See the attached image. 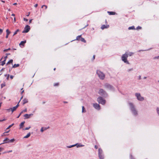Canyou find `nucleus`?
I'll return each instance as SVG.
<instances>
[{
	"mask_svg": "<svg viewBox=\"0 0 159 159\" xmlns=\"http://www.w3.org/2000/svg\"><path fill=\"white\" fill-rule=\"evenodd\" d=\"M128 104L132 114L135 116H137L138 111L136 109L135 106L132 102H129Z\"/></svg>",
	"mask_w": 159,
	"mask_h": 159,
	"instance_id": "1",
	"label": "nucleus"
},
{
	"mask_svg": "<svg viewBox=\"0 0 159 159\" xmlns=\"http://www.w3.org/2000/svg\"><path fill=\"white\" fill-rule=\"evenodd\" d=\"M128 57L127 55V54L125 53L123 54L122 55L121 57V59L122 61H123L125 63L129 65L130 63L127 60V58Z\"/></svg>",
	"mask_w": 159,
	"mask_h": 159,
	"instance_id": "2",
	"label": "nucleus"
},
{
	"mask_svg": "<svg viewBox=\"0 0 159 159\" xmlns=\"http://www.w3.org/2000/svg\"><path fill=\"white\" fill-rule=\"evenodd\" d=\"M97 74L100 79L103 80L105 79V75L102 72L99 70H97Z\"/></svg>",
	"mask_w": 159,
	"mask_h": 159,
	"instance_id": "3",
	"label": "nucleus"
},
{
	"mask_svg": "<svg viewBox=\"0 0 159 159\" xmlns=\"http://www.w3.org/2000/svg\"><path fill=\"white\" fill-rule=\"evenodd\" d=\"M135 95L138 100L140 101H143L144 100V98L141 96L140 93H136Z\"/></svg>",
	"mask_w": 159,
	"mask_h": 159,
	"instance_id": "4",
	"label": "nucleus"
},
{
	"mask_svg": "<svg viewBox=\"0 0 159 159\" xmlns=\"http://www.w3.org/2000/svg\"><path fill=\"white\" fill-rule=\"evenodd\" d=\"M104 86L105 88L109 90L112 91L114 90L113 87L109 84L106 83L104 84Z\"/></svg>",
	"mask_w": 159,
	"mask_h": 159,
	"instance_id": "5",
	"label": "nucleus"
},
{
	"mask_svg": "<svg viewBox=\"0 0 159 159\" xmlns=\"http://www.w3.org/2000/svg\"><path fill=\"white\" fill-rule=\"evenodd\" d=\"M98 156L100 159H103L104 158V155L103 153V151L101 148L98 149Z\"/></svg>",
	"mask_w": 159,
	"mask_h": 159,
	"instance_id": "6",
	"label": "nucleus"
},
{
	"mask_svg": "<svg viewBox=\"0 0 159 159\" xmlns=\"http://www.w3.org/2000/svg\"><path fill=\"white\" fill-rule=\"evenodd\" d=\"M98 101L99 103L104 105L106 101L101 97H98Z\"/></svg>",
	"mask_w": 159,
	"mask_h": 159,
	"instance_id": "7",
	"label": "nucleus"
},
{
	"mask_svg": "<svg viewBox=\"0 0 159 159\" xmlns=\"http://www.w3.org/2000/svg\"><path fill=\"white\" fill-rule=\"evenodd\" d=\"M98 93L100 94L105 97L107 95L106 92L102 89H99Z\"/></svg>",
	"mask_w": 159,
	"mask_h": 159,
	"instance_id": "8",
	"label": "nucleus"
},
{
	"mask_svg": "<svg viewBox=\"0 0 159 159\" xmlns=\"http://www.w3.org/2000/svg\"><path fill=\"white\" fill-rule=\"evenodd\" d=\"M22 97H21V98L20 100L19 101V102L17 104V105L16 106H15V107H13L12 108H11V111L12 113H13L14 111H16V109L19 106V103L20 102L22 98Z\"/></svg>",
	"mask_w": 159,
	"mask_h": 159,
	"instance_id": "9",
	"label": "nucleus"
},
{
	"mask_svg": "<svg viewBox=\"0 0 159 159\" xmlns=\"http://www.w3.org/2000/svg\"><path fill=\"white\" fill-rule=\"evenodd\" d=\"M30 30V26L27 25L24 28V30L22 31L23 33H26L28 32Z\"/></svg>",
	"mask_w": 159,
	"mask_h": 159,
	"instance_id": "10",
	"label": "nucleus"
},
{
	"mask_svg": "<svg viewBox=\"0 0 159 159\" xmlns=\"http://www.w3.org/2000/svg\"><path fill=\"white\" fill-rule=\"evenodd\" d=\"M93 107L96 109L99 110L100 109V105L97 103L93 104Z\"/></svg>",
	"mask_w": 159,
	"mask_h": 159,
	"instance_id": "11",
	"label": "nucleus"
},
{
	"mask_svg": "<svg viewBox=\"0 0 159 159\" xmlns=\"http://www.w3.org/2000/svg\"><path fill=\"white\" fill-rule=\"evenodd\" d=\"M127 54L128 56H132L134 54V53L132 52L126 51L125 52Z\"/></svg>",
	"mask_w": 159,
	"mask_h": 159,
	"instance_id": "12",
	"label": "nucleus"
},
{
	"mask_svg": "<svg viewBox=\"0 0 159 159\" xmlns=\"http://www.w3.org/2000/svg\"><path fill=\"white\" fill-rule=\"evenodd\" d=\"M32 115H33V114H25V115H24V117L25 118L28 119V118H29L30 117V116Z\"/></svg>",
	"mask_w": 159,
	"mask_h": 159,
	"instance_id": "13",
	"label": "nucleus"
},
{
	"mask_svg": "<svg viewBox=\"0 0 159 159\" xmlns=\"http://www.w3.org/2000/svg\"><path fill=\"white\" fill-rule=\"evenodd\" d=\"M109 25H102L101 27V29L102 30H103L104 29L107 28L109 27Z\"/></svg>",
	"mask_w": 159,
	"mask_h": 159,
	"instance_id": "14",
	"label": "nucleus"
},
{
	"mask_svg": "<svg viewBox=\"0 0 159 159\" xmlns=\"http://www.w3.org/2000/svg\"><path fill=\"white\" fill-rule=\"evenodd\" d=\"M9 139L7 138H6L3 140L4 143H9Z\"/></svg>",
	"mask_w": 159,
	"mask_h": 159,
	"instance_id": "15",
	"label": "nucleus"
},
{
	"mask_svg": "<svg viewBox=\"0 0 159 159\" xmlns=\"http://www.w3.org/2000/svg\"><path fill=\"white\" fill-rule=\"evenodd\" d=\"M23 104L24 105L25 104L27 103L28 102V100L26 98H25L23 100Z\"/></svg>",
	"mask_w": 159,
	"mask_h": 159,
	"instance_id": "16",
	"label": "nucleus"
},
{
	"mask_svg": "<svg viewBox=\"0 0 159 159\" xmlns=\"http://www.w3.org/2000/svg\"><path fill=\"white\" fill-rule=\"evenodd\" d=\"M107 13L109 15H114L116 14V13L112 11H107Z\"/></svg>",
	"mask_w": 159,
	"mask_h": 159,
	"instance_id": "17",
	"label": "nucleus"
},
{
	"mask_svg": "<svg viewBox=\"0 0 159 159\" xmlns=\"http://www.w3.org/2000/svg\"><path fill=\"white\" fill-rule=\"evenodd\" d=\"M26 43V41L25 40L24 41H22L20 42V43L19 44L20 45H24V44L25 43Z\"/></svg>",
	"mask_w": 159,
	"mask_h": 159,
	"instance_id": "18",
	"label": "nucleus"
},
{
	"mask_svg": "<svg viewBox=\"0 0 159 159\" xmlns=\"http://www.w3.org/2000/svg\"><path fill=\"white\" fill-rule=\"evenodd\" d=\"M25 123V122L24 121V122H21L20 124V129L22 128L23 127Z\"/></svg>",
	"mask_w": 159,
	"mask_h": 159,
	"instance_id": "19",
	"label": "nucleus"
},
{
	"mask_svg": "<svg viewBox=\"0 0 159 159\" xmlns=\"http://www.w3.org/2000/svg\"><path fill=\"white\" fill-rule=\"evenodd\" d=\"M13 62V60L12 59H11L7 63L6 65H8V64H10V63H11L12 65V63Z\"/></svg>",
	"mask_w": 159,
	"mask_h": 159,
	"instance_id": "20",
	"label": "nucleus"
},
{
	"mask_svg": "<svg viewBox=\"0 0 159 159\" xmlns=\"http://www.w3.org/2000/svg\"><path fill=\"white\" fill-rule=\"evenodd\" d=\"M19 66H20V65L19 64H14L12 66V68H15L19 67Z\"/></svg>",
	"mask_w": 159,
	"mask_h": 159,
	"instance_id": "21",
	"label": "nucleus"
},
{
	"mask_svg": "<svg viewBox=\"0 0 159 159\" xmlns=\"http://www.w3.org/2000/svg\"><path fill=\"white\" fill-rule=\"evenodd\" d=\"M81 35H79L76 37V39L75 40H80L81 38Z\"/></svg>",
	"mask_w": 159,
	"mask_h": 159,
	"instance_id": "22",
	"label": "nucleus"
},
{
	"mask_svg": "<svg viewBox=\"0 0 159 159\" xmlns=\"http://www.w3.org/2000/svg\"><path fill=\"white\" fill-rule=\"evenodd\" d=\"M75 144H77L76 145V146L77 148L81 147H83L84 146V145H83L81 144L76 143Z\"/></svg>",
	"mask_w": 159,
	"mask_h": 159,
	"instance_id": "23",
	"label": "nucleus"
},
{
	"mask_svg": "<svg viewBox=\"0 0 159 159\" xmlns=\"http://www.w3.org/2000/svg\"><path fill=\"white\" fill-rule=\"evenodd\" d=\"M80 40L82 42H84V43H86V41L83 38L81 37Z\"/></svg>",
	"mask_w": 159,
	"mask_h": 159,
	"instance_id": "24",
	"label": "nucleus"
},
{
	"mask_svg": "<svg viewBox=\"0 0 159 159\" xmlns=\"http://www.w3.org/2000/svg\"><path fill=\"white\" fill-rule=\"evenodd\" d=\"M135 27L134 26H130V27H129V28H128V30H135Z\"/></svg>",
	"mask_w": 159,
	"mask_h": 159,
	"instance_id": "25",
	"label": "nucleus"
},
{
	"mask_svg": "<svg viewBox=\"0 0 159 159\" xmlns=\"http://www.w3.org/2000/svg\"><path fill=\"white\" fill-rule=\"evenodd\" d=\"M30 133H29L27 134V135L26 136H25L24 137V138H27L28 137H29L30 136Z\"/></svg>",
	"mask_w": 159,
	"mask_h": 159,
	"instance_id": "26",
	"label": "nucleus"
},
{
	"mask_svg": "<svg viewBox=\"0 0 159 159\" xmlns=\"http://www.w3.org/2000/svg\"><path fill=\"white\" fill-rule=\"evenodd\" d=\"M76 145L77 144H74V145H70V146H67V148H71L73 147L76 146Z\"/></svg>",
	"mask_w": 159,
	"mask_h": 159,
	"instance_id": "27",
	"label": "nucleus"
},
{
	"mask_svg": "<svg viewBox=\"0 0 159 159\" xmlns=\"http://www.w3.org/2000/svg\"><path fill=\"white\" fill-rule=\"evenodd\" d=\"M86 112V110L85 109V108L84 106L82 107V112Z\"/></svg>",
	"mask_w": 159,
	"mask_h": 159,
	"instance_id": "28",
	"label": "nucleus"
},
{
	"mask_svg": "<svg viewBox=\"0 0 159 159\" xmlns=\"http://www.w3.org/2000/svg\"><path fill=\"white\" fill-rule=\"evenodd\" d=\"M5 61H6L5 60H4L3 61H1V65L2 66H3L5 64Z\"/></svg>",
	"mask_w": 159,
	"mask_h": 159,
	"instance_id": "29",
	"label": "nucleus"
},
{
	"mask_svg": "<svg viewBox=\"0 0 159 159\" xmlns=\"http://www.w3.org/2000/svg\"><path fill=\"white\" fill-rule=\"evenodd\" d=\"M6 32L7 33V35H9L11 33V32L9 31L8 29H7L6 30Z\"/></svg>",
	"mask_w": 159,
	"mask_h": 159,
	"instance_id": "30",
	"label": "nucleus"
},
{
	"mask_svg": "<svg viewBox=\"0 0 159 159\" xmlns=\"http://www.w3.org/2000/svg\"><path fill=\"white\" fill-rule=\"evenodd\" d=\"M6 85V84L5 83H3L1 85V88H3V87H5Z\"/></svg>",
	"mask_w": 159,
	"mask_h": 159,
	"instance_id": "31",
	"label": "nucleus"
},
{
	"mask_svg": "<svg viewBox=\"0 0 159 159\" xmlns=\"http://www.w3.org/2000/svg\"><path fill=\"white\" fill-rule=\"evenodd\" d=\"M19 31H20L19 30V29L17 30H16L14 33L13 35H14L16 34H17V32H19Z\"/></svg>",
	"mask_w": 159,
	"mask_h": 159,
	"instance_id": "32",
	"label": "nucleus"
},
{
	"mask_svg": "<svg viewBox=\"0 0 159 159\" xmlns=\"http://www.w3.org/2000/svg\"><path fill=\"white\" fill-rule=\"evenodd\" d=\"M157 112V113L158 115V116H159V107H157L156 109Z\"/></svg>",
	"mask_w": 159,
	"mask_h": 159,
	"instance_id": "33",
	"label": "nucleus"
},
{
	"mask_svg": "<svg viewBox=\"0 0 159 159\" xmlns=\"http://www.w3.org/2000/svg\"><path fill=\"white\" fill-rule=\"evenodd\" d=\"M44 7H45V9H46L47 8V6L46 5H43L41 7L42 8H43Z\"/></svg>",
	"mask_w": 159,
	"mask_h": 159,
	"instance_id": "34",
	"label": "nucleus"
},
{
	"mask_svg": "<svg viewBox=\"0 0 159 159\" xmlns=\"http://www.w3.org/2000/svg\"><path fill=\"white\" fill-rule=\"evenodd\" d=\"M15 141V139H13L11 140L9 139V143H11Z\"/></svg>",
	"mask_w": 159,
	"mask_h": 159,
	"instance_id": "35",
	"label": "nucleus"
},
{
	"mask_svg": "<svg viewBox=\"0 0 159 159\" xmlns=\"http://www.w3.org/2000/svg\"><path fill=\"white\" fill-rule=\"evenodd\" d=\"M152 49V48H150V49H147V50H139V51H138V52H140V51H148V50H150V49Z\"/></svg>",
	"mask_w": 159,
	"mask_h": 159,
	"instance_id": "36",
	"label": "nucleus"
},
{
	"mask_svg": "<svg viewBox=\"0 0 159 159\" xmlns=\"http://www.w3.org/2000/svg\"><path fill=\"white\" fill-rule=\"evenodd\" d=\"M133 70V68H132L128 69L127 70V71L128 72H129L130 71H132Z\"/></svg>",
	"mask_w": 159,
	"mask_h": 159,
	"instance_id": "37",
	"label": "nucleus"
},
{
	"mask_svg": "<svg viewBox=\"0 0 159 159\" xmlns=\"http://www.w3.org/2000/svg\"><path fill=\"white\" fill-rule=\"evenodd\" d=\"M11 50V49H10V48H8V49H4V51H4V52H7L8 51V50Z\"/></svg>",
	"mask_w": 159,
	"mask_h": 159,
	"instance_id": "38",
	"label": "nucleus"
},
{
	"mask_svg": "<svg viewBox=\"0 0 159 159\" xmlns=\"http://www.w3.org/2000/svg\"><path fill=\"white\" fill-rule=\"evenodd\" d=\"M30 128V126L29 127H26L24 129V130H28V129H29Z\"/></svg>",
	"mask_w": 159,
	"mask_h": 159,
	"instance_id": "39",
	"label": "nucleus"
},
{
	"mask_svg": "<svg viewBox=\"0 0 159 159\" xmlns=\"http://www.w3.org/2000/svg\"><path fill=\"white\" fill-rule=\"evenodd\" d=\"M141 29V27L140 26H138L136 28L137 30Z\"/></svg>",
	"mask_w": 159,
	"mask_h": 159,
	"instance_id": "40",
	"label": "nucleus"
},
{
	"mask_svg": "<svg viewBox=\"0 0 159 159\" xmlns=\"http://www.w3.org/2000/svg\"><path fill=\"white\" fill-rule=\"evenodd\" d=\"M3 32V30L1 29H0V34H1Z\"/></svg>",
	"mask_w": 159,
	"mask_h": 159,
	"instance_id": "41",
	"label": "nucleus"
},
{
	"mask_svg": "<svg viewBox=\"0 0 159 159\" xmlns=\"http://www.w3.org/2000/svg\"><path fill=\"white\" fill-rule=\"evenodd\" d=\"M22 114V112H21L20 113L19 115L17 117V118H19V117Z\"/></svg>",
	"mask_w": 159,
	"mask_h": 159,
	"instance_id": "42",
	"label": "nucleus"
},
{
	"mask_svg": "<svg viewBox=\"0 0 159 159\" xmlns=\"http://www.w3.org/2000/svg\"><path fill=\"white\" fill-rule=\"evenodd\" d=\"M44 129V127H42L41 129V132H43L44 131L43 129Z\"/></svg>",
	"mask_w": 159,
	"mask_h": 159,
	"instance_id": "43",
	"label": "nucleus"
},
{
	"mask_svg": "<svg viewBox=\"0 0 159 159\" xmlns=\"http://www.w3.org/2000/svg\"><path fill=\"white\" fill-rule=\"evenodd\" d=\"M27 111V109H25L23 110L21 112H22V113L24 112H26Z\"/></svg>",
	"mask_w": 159,
	"mask_h": 159,
	"instance_id": "44",
	"label": "nucleus"
},
{
	"mask_svg": "<svg viewBox=\"0 0 159 159\" xmlns=\"http://www.w3.org/2000/svg\"><path fill=\"white\" fill-rule=\"evenodd\" d=\"M54 86H57L59 85V83H55L54 84Z\"/></svg>",
	"mask_w": 159,
	"mask_h": 159,
	"instance_id": "45",
	"label": "nucleus"
},
{
	"mask_svg": "<svg viewBox=\"0 0 159 159\" xmlns=\"http://www.w3.org/2000/svg\"><path fill=\"white\" fill-rule=\"evenodd\" d=\"M24 21H28V19H26L25 18H24Z\"/></svg>",
	"mask_w": 159,
	"mask_h": 159,
	"instance_id": "46",
	"label": "nucleus"
},
{
	"mask_svg": "<svg viewBox=\"0 0 159 159\" xmlns=\"http://www.w3.org/2000/svg\"><path fill=\"white\" fill-rule=\"evenodd\" d=\"M6 120V119H3V120H0V122H1V121H5V120Z\"/></svg>",
	"mask_w": 159,
	"mask_h": 159,
	"instance_id": "47",
	"label": "nucleus"
},
{
	"mask_svg": "<svg viewBox=\"0 0 159 159\" xmlns=\"http://www.w3.org/2000/svg\"><path fill=\"white\" fill-rule=\"evenodd\" d=\"M9 75H7V80H8V79H9Z\"/></svg>",
	"mask_w": 159,
	"mask_h": 159,
	"instance_id": "48",
	"label": "nucleus"
},
{
	"mask_svg": "<svg viewBox=\"0 0 159 159\" xmlns=\"http://www.w3.org/2000/svg\"><path fill=\"white\" fill-rule=\"evenodd\" d=\"M38 6V4H36L34 6V7H37Z\"/></svg>",
	"mask_w": 159,
	"mask_h": 159,
	"instance_id": "49",
	"label": "nucleus"
},
{
	"mask_svg": "<svg viewBox=\"0 0 159 159\" xmlns=\"http://www.w3.org/2000/svg\"><path fill=\"white\" fill-rule=\"evenodd\" d=\"M10 78L11 79H12L13 78V76L12 75H11L10 76Z\"/></svg>",
	"mask_w": 159,
	"mask_h": 159,
	"instance_id": "50",
	"label": "nucleus"
},
{
	"mask_svg": "<svg viewBox=\"0 0 159 159\" xmlns=\"http://www.w3.org/2000/svg\"><path fill=\"white\" fill-rule=\"evenodd\" d=\"M13 21L14 23H15L16 21V18L15 17L14 18Z\"/></svg>",
	"mask_w": 159,
	"mask_h": 159,
	"instance_id": "51",
	"label": "nucleus"
},
{
	"mask_svg": "<svg viewBox=\"0 0 159 159\" xmlns=\"http://www.w3.org/2000/svg\"><path fill=\"white\" fill-rule=\"evenodd\" d=\"M7 111H8L9 112L10 111H11V108L9 109H7Z\"/></svg>",
	"mask_w": 159,
	"mask_h": 159,
	"instance_id": "52",
	"label": "nucleus"
},
{
	"mask_svg": "<svg viewBox=\"0 0 159 159\" xmlns=\"http://www.w3.org/2000/svg\"><path fill=\"white\" fill-rule=\"evenodd\" d=\"M7 58V56H5L4 58V60H5V61H6Z\"/></svg>",
	"mask_w": 159,
	"mask_h": 159,
	"instance_id": "53",
	"label": "nucleus"
},
{
	"mask_svg": "<svg viewBox=\"0 0 159 159\" xmlns=\"http://www.w3.org/2000/svg\"><path fill=\"white\" fill-rule=\"evenodd\" d=\"M130 158H131V159H135L133 158V157L131 155H130Z\"/></svg>",
	"mask_w": 159,
	"mask_h": 159,
	"instance_id": "54",
	"label": "nucleus"
},
{
	"mask_svg": "<svg viewBox=\"0 0 159 159\" xmlns=\"http://www.w3.org/2000/svg\"><path fill=\"white\" fill-rule=\"evenodd\" d=\"M159 59V56H157V57H155V59Z\"/></svg>",
	"mask_w": 159,
	"mask_h": 159,
	"instance_id": "55",
	"label": "nucleus"
},
{
	"mask_svg": "<svg viewBox=\"0 0 159 159\" xmlns=\"http://www.w3.org/2000/svg\"><path fill=\"white\" fill-rule=\"evenodd\" d=\"M32 20H29V24H30V23H31V22H32Z\"/></svg>",
	"mask_w": 159,
	"mask_h": 159,
	"instance_id": "56",
	"label": "nucleus"
},
{
	"mask_svg": "<svg viewBox=\"0 0 159 159\" xmlns=\"http://www.w3.org/2000/svg\"><path fill=\"white\" fill-rule=\"evenodd\" d=\"M95 148L96 149H97L98 148V147L97 145L95 146Z\"/></svg>",
	"mask_w": 159,
	"mask_h": 159,
	"instance_id": "57",
	"label": "nucleus"
},
{
	"mask_svg": "<svg viewBox=\"0 0 159 159\" xmlns=\"http://www.w3.org/2000/svg\"><path fill=\"white\" fill-rule=\"evenodd\" d=\"M11 126L10 125L6 129H9V128H11Z\"/></svg>",
	"mask_w": 159,
	"mask_h": 159,
	"instance_id": "58",
	"label": "nucleus"
},
{
	"mask_svg": "<svg viewBox=\"0 0 159 159\" xmlns=\"http://www.w3.org/2000/svg\"><path fill=\"white\" fill-rule=\"evenodd\" d=\"M141 79V76L140 75H139V80H140Z\"/></svg>",
	"mask_w": 159,
	"mask_h": 159,
	"instance_id": "59",
	"label": "nucleus"
},
{
	"mask_svg": "<svg viewBox=\"0 0 159 159\" xmlns=\"http://www.w3.org/2000/svg\"><path fill=\"white\" fill-rule=\"evenodd\" d=\"M8 35H8L6 34V38H8Z\"/></svg>",
	"mask_w": 159,
	"mask_h": 159,
	"instance_id": "60",
	"label": "nucleus"
},
{
	"mask_svg": "<svg viewBox=\"0 0 159 159\" xmlns=\"http://www.w3.org/2000/svg\"><path fill=\"white\" fill-rule=\"evenodd\" d=\"M14 125V124L13 123L11 125H10V126H11V127Z\"/></svg>",
	"mask_w": 159,
	"mask_h": 159,
	"instance_id": "61",
	"label": "nucleus"
},
{
	"mask_svg": "<svg viewBox=\"0 0 159 159\" xmlns=\"http://www.w3.org/2000/svg\"><path fill=\"white\" fill-rule=\"evenodd\" d=\"M14 125V124L13 123L11 125H10V126H11V127Z\"/></svg>",
	"mask_w": 159,
	"mask_h": 159,
	"instance_id": "62",
	"label": "nucleus"
},
{
	"mask_svg": "<svg viewBox=\"0 0 159 159\" xmlns=\"http://www.w3.org/2000/svg\"><path fill=\"white\" fill-rule=\"evenodd\" d=\"M13 5H16L17 4V3H15L13 4Z\"/></svg>",
	"mask_w": 159,
	"mask_h": 159,
	"instance_id": "63",
	"label": "nucleus"
},
{
	"mask_svg": "<svg viewBox=\"0 0 159 159\" xmlns=\"http://www.w3.org/2000/svg\"><path fill=\"white\" fill-rule=\"evenodd\" d=\"M11 16H15V15L14 14H12Z\"/></svg>",
	"mask_w": 159,
	"mask_h": 159,
	"instance_id": "64",
	"label": "nucleus"
}]
</instances>
